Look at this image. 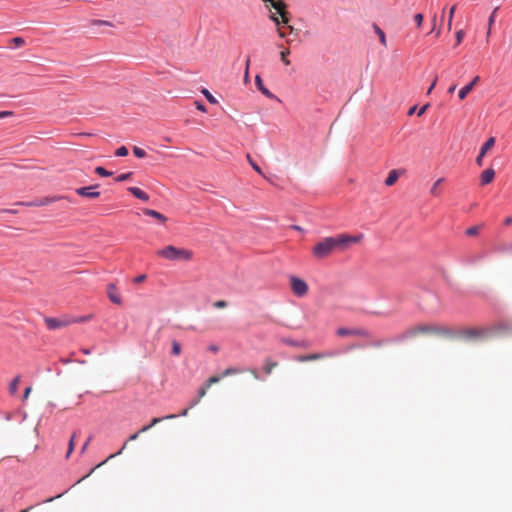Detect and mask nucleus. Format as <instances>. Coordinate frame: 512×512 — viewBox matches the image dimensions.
Listing matches in <instances>:
<instances>
[{"label":"nucleus","instance_id":"4468645a","mask_svg":"<svg viewBox=\"0 0 512 512\" xmlns=\"http://www.w3.org/2000/svg\"><path fill=\"white\" fill-rule=\"evenodd\" d=\"M495 177V171L493 168L484 170L480 175L481 185H487L493 181Z\"/></svg>","mask_w":512,"mask_h":512},{"label":"nucleus","instance_id":"423d86ee","mask_svg":"<svg viewBox=\"0 0 512 512\" xmlns=\"http://www.w3.org/2000/svg\"><path fill=\"white\" fill-rule=\"evenodd\" d=\"M336 334L339 337H347V336H360V337H368V332L364 329H350L345 327H340L336 330Z\"/></svg>","mask_w":512,"mask_h":512},{"label":"nucleus","instance_id":"e433bc0d","mask_svg":"<svg viewBox=\"0 0 512 512\" xmlns=\"http://www.w3.org/2000/svg\"><path fill=\"white\" fill-rule=\"evenodd\" d=\"M91 24L98 25V26H109V27L113 26V24L111 22L105 21V20H92Z\"/></svg>","mask_w":512,"mask_h":512},{"label":"nucleus","instance_id":"412c9836","mask_svg":"<svg viewBox=\"0 0 512 512\" xmlns=\"http://www.w3.org/2000/svg\"><path fill=\"white\" fill-rule=\"evenodd\" d=\"M495 145V138L490 137L486 140V142L482 145L480 151H482V155H485L490 149H492Z\"/></svg>","mask_w":512,"mask_h":512},{"label":"nucleus","instance_id":"37998d69","mask_svg":"<svg viewBox=\"0 0 512 512\" xmlns=\"http://www.w3.org/2000/svg\"><path fill=\"white\" fill-rule=\"evenodd\" d=\"M74 439H75V434L72 435V437H71V439L69 441L68 451H67L66 457H69L70 454L72 453L73 449H74Z\"/></svg>","mask_w":512,"mask_h":512},{"label":"nucleus","instance_id":"338daca9","mask_svg":"<svg viewBox=\"0 0 512 512\" xmlns=\"http://www.w3.org/2000/svg\"><path fill=\"white\" fill-rule=\"evenodd\" d=\"M89 475H90V473H89V474H87L86 476H83L80 480H78V482H77V483L81 482L83 479H86V477H88Z\"/></svg>","mask_w":512,"mask_h":512},{"label":"nucleus","instance_id":"aec40b11","mask_svg":"<svg viewBox=\"0 0 512 512\" xmlns=\"http://www.w3.org/2000/svg\"><path fill=\"white\" fill-rule=\"evenodd\" d=\"M208 389L209 388L204 384L198 390V397L189 404V408H193L194 406H196L200 402L201 398H203L206 395Z\"/></svg>","mask_w":512,"mask_h":512},{"label":"nucleus","instance_id":"39448f33","mask_svg":"<svg viewBox=\"0 0 512 512\" xmlns=\"http://www.w3.org/2000/svg\"><path fill=\"white\" fill-rule=\"evenodd\" d=\"M290 285L293 293L298 297L305 296L308 292L307 283L298 277L292 276L290 278Z\"/></svg>","mask_w":512,"mask_h":512},{"label":"nucleus","instance_id":"a878e982","mask_svg":"<svg viewBox=\"0 0 512 512\" xmlns=\"http://www.w3.org/2000/svg\"><path fill=\"white\" fill-rule=\"evenodd\" d=\"M499 7H496L493 12L491 13L489 19H488V31H487V37L490 35L491 33V27L495 21V15H496V12L498 11Z\"/></svg>","mask_w":512,"mask_h":512},{"label":"nucleus","instance_id":"680f3d73","mask_svg":"<svg viewBox=\"0 0 512 512\" xmlns=\"http://www.w3.org/2000/svg\"><path fill=\"white\" fill-rule=\"evenodd\" d=\"M456 89V84H453L452 86L449 87L448 89V93H453Z\"/></svg>","mask_w":512,"mask_h":512},{"label":"nucleus","instance_id":"5fc2aeb1","mask_svg":"<svg viewBox=\"0 0 512 512\" xmlns=\"http://www.w3.org/2000/svg\"><path fill=\"white\" fill-rule=\"evenodd\" d=\"M31 391H32V388H31V387H27V388L25 389V391H24V395H23V399H24V400H26V399L29 397V395H30Z\"/></svg>","mask_w":512,"mask_h":512},{"label":"nucleus","instance_id":"4d7b16f0","mask_svg":"<svg viewBox=\"0 0 512 512\" xmlns=\"http://www.w3.org/2000/svg\"><path fill=\"white\" fill-rule=\"evenodd\" d=\"M249 372L253 375L255 379L259 378V375L255 369H249Z\"/></svg>","mask_w":512,"mask_h":512},{"label":"nucleus","instance_id":"72a5a7b5","mask_svg":"<svg viewBox=\"0 0 512 512\" xmlns=\"http://www.w3.org/2000/svg\"><path fill=\"white\" fill-rule=\"evenodd\" d=\"M92 318H93L92 315H86V316H81L78 318L71 319L70 321H71V323L87 322V321H90Z\"/></svg>","mask_w":512,"mask_h":512},{"label":"nucleus","instance_id":"c85d7f7f","mask_svg":"<svg viewBox=\"0 0 512 512\" xmlns=\"http://www.w3.org/2000/svg\"><path fill=\"white\" fill-rule=\"evenodd\" d=\"M95 173L102 177H108L112 175V172L106 170L104 167L101 166L95 168Z\"/></svg>","mask_w":512,"mask_h":512},{"label":"nucleus","instance_id":"052dcab7","mask_svg":"<svg viewBox=\"0 0 512 512\" xmlns=\"http://www.w3.org/2000/svg\"><path fill=\"white\" fill-rule=\"evenodd\" d=\"M278 35L281 37V38H284L286 36L285 32L282 31L281 28H278Z\"/></svg>","mask_w":512,"mask_h":512},{"label":"nucleus","instance_id":"393cba45","mask_svg":"<svg viewBox=\"0 0 512 512\" xmlns=\"http://www.w3.org/2000/svg\"><path fill=\"white\" fill-rule=\"evenodd\" d=\"M20 383V376H16L9 385V392L14 395L18 391V386Z\"/></svg>","mask_w":512,"mask_h":512},{"label":"nucleus","instance_id":"1a4fd4ad","mask_svg":"<svg viewBox=\"0 0 512 512\" xmlns=\"http://www.w3.org/2000/svg\"><path fill=\"white\" fill-rule=\"evenodd\" d=\"M97 187H98V185L80 187V188L76 189V193L82 197H87V198H91V199L98 198L100 196V192L92 191L94 188H97Z\"/></svg>","mask_w":512,"mask_h":512},{"label":"nucleus","instance_id":"a19ab883","mask_svg":"<svg viewBox=\"0 0 512 512\" xmlns=\"http://www.w3.org/2000/svg\"><path fill=\"white\" fill-rule=\"evenodd\" d=\"M227 302L225 300H218L213 303V306L218 309H223L227 307Z\"/></svg>","mask_w":512,"mask_h":512},{"label":"nucleus","instance_id":"f257e3e1","mask_svg":"<svg viewBox=\"0 0 512 512\" xmlns=\"http://www.w3.org/2000/svg\"><path fill=\"white\" fill-rule=\"evenodd\" d=\"M363 238V234L349 235L346 233L325 237L314 245L312 254L317 259H325L335 251H346L351 245L360 243Z\"/></svg>","mask_w":512,"mask_h":512},{"label":"nucleus","instance_id":"3c124183","mask_svg":"<svg viewBox=\"0 0 512 512\" xmlns=\"http://www.w3.org/2000/svg\"><path fill=\"white\" fill-rule=\"evenodd\" d=\"M437 80H438V77L435 76L428 91H427V94H430L432 92V90L434 89V87L436 86V83H437Z\"/></svg>","mask_w":512,"mask_h":512},{"label":"nucleus","instance_id":"6e6552de","mask_svg":"<svg viewBox=\"0 0 512 512\" xmlns=\"http://www.w3.org/2000/svg\"><path fill=\"white\" fill-rule=\"evenodd\" d=\"M44 321H45L47 328L50 330H56V329L66 327L69 324H71L70 320L58 319V318H52V317H47V318H45Z\"/></svg>","mask_w":512,"mask_h":512},{"label":"nucleus","instance_id":"f03ea898","mask_svg":"<svg viewBox=\"0 0 512 512\" xmlns=\"http://www.w3.org/2000/svg\"><path fill=\"white\" fill-rule=\"evenodd\" d=\"M157 255L171 261H190L193 258L192 250L178 248L173 245H168L158 250Z\"/></svg>","mask_w":512,"mask_h":512},{"label":"nucleus","instance_id":"a18cd8bd","mask_svg":"<svg viewBox=\"0 0 512 512\" xmlns=\"http://www.w3.org/2000/svg\"><path fill=\"white\" fill-rule=\"evenodd\" d=\"M464 31L463 30H459L456 32V44H460L464 38Z\"/></svg>","mask_w":512,"mask_h":512},{"label":"nucleus","instance_id":"58836bf2","mask_svg":"<svg viewBox=\"0 0 512 512\" xmlns=\"http://www.w3.org/2000/svg\"><path fill=\"white\" fill-rule=\"evenodd\" d=\"M15 47H21L25 44V40L22 37H15L11 40Z\"/></svg>","mask_w":512,"mask_h":512},{"label":"nucleus","instance_id":"bf43d9fd","mask_svg":"<svg viewBox=\"0 0 512 512\" xmlns=\"http://www.w3.org/2000/svg\"><path fill=\"white\" fill-rule=\"evenodd\" d=\"M189 409H190V408H189V406H188L187 408L183 409V410L181 411V413L179 414V416H186V415L188 414V410H189Z\"/></svg>","mask_w":512,"mask_h":512},{"label":"nucleus","instance_id":"864d4df0","mask_svg":"<svg viewBox=\"0 0 512 512\" xmlns=\"http://www.w3.org/2000/svg\"><path fill=\"white\" fill-rule=\"evenodd\" d=\"M145 279H146V275L142 274V275L137 276V277L134 279V282H135V283H141V282H143Z\"/></svg>","mask_w":512,"mask_h":512},{"label":"nucleus","instance_id":"7ed1b4c3","mask_svg":"<svg viewBox=\"0 0 512 512\" xmlns=\"http://www.w3.org/2000/svg\"><path fill=\"white\" fill-rule=\"evenodd\" d=\"M419 334H437V335H447L449 334V330L445 327L435 326V325H426L420 324L407 329L403 335L404 338L415 337Z\"/></svg>","mask_w":512,"mask_h":512},{"label":"nucleus","instance_id":"ddd939ff","mask_svg":"<svg viewBox=\"0 0 512 512\" xmlns=\"http://www.w3.org/2000/svg\"><path fill=\"white\" fill-rule=\"evenodd\" d=\"M255 84L261 93L267 98L276 99L279 101V99L264 86L262 78L259 75L255 77Z\"/></svg>","mask_w":512,"mask_h":512},{"label":"nucleus","instance_id":"774afa93","mask_svg":"<svg viewBox=\"0 0 512 512\" xmlns=\"http://www.w3.org/2000/svg\"><path fill=\"white\" fill-rule=\"evenodd\" d=\"M289 32L292 33L294 31L293 26H288Z\"/></svg>","mask_w":512,"mask_h":512},{"label":"nucleus","instance_id":"de8ad7c7","mask_svg":"<svg viewBox=\"0 0 512 512\" xmlns=\"http://www.w3.org/2000/svg\"><path fill=\"white\" fill-rule=\"evenodd\" d=\"M429 106H430V104H429V103H427V104H425L424 106H422V107L418 110L417 115H418L419 117H420V116H422V115L427 111V109L429 108Z\"/></svg>","mask_w":512,"mask_h":512},{"label":"nucleus","instance_id":"cd10ccee","mask_svg":"<svg viewBox=\"0 0 512 512\" xmlns=\"http://www.w3.org/2000/svg\"><path fill=\"white\" fill-rule=\"evenodd\" d=\"M222 379L221 375L211 376L205 383V385L210 388L213 384L218 383Z\"/></svg>","mask_w":512,"mask_h":512},{"label":"nucleus","instance_id":"13d9d810","mask_svg":"<svg viewBox=\"0 0 512 512\" xmlns=\"http://www.w3.org/2000/svg\"><path fill=\"white\" fill-rule=\"evenodd\" d=\"M417 109V106H412L409 110H408V115L411 116L415 113Z\"/></svg>","mask_w":512,"mask_h":512},{"label":"nucleus","instance_id":"bb28decb","mask_svg":"<svg viewBox=\"0 0 512 512\" xmlns=\"http://www.w3.org/2000/svg\"><path fill=\"white\" fill-rule=\"evenodd\" d=\"M290 54V50L288 48L284 49L281 51L280 53V57H281V61L283 62L284 65L288 66L290 65V61L289 59L287 58V56Z\"/></svg>","mask_w":512,"mask_h":512},{"label":"nucleus","instance_id":"9d476101","mask_svg":"<svg viewBox=\"0 0 512 512\" xmlns=\"http://www.w3.org/2000/svg\"><path fill=\"white\" fill-rule=\"evenodd\" d=\"M107 295L111 302H113L117 305L122 304L121 296H120L115 284H113V283L108 284Z\"/></svg>","mask_w":512,"mask_h":512},{"label":"nucleus","instance_id":"0eeeda50","mask_svg":"<svg viewBox=\"0 0 512 512\" xmlns=\"http://www.w3.org/2000/svg\"><path fill=\"white\" fill-rule=\"evenodd\" d=\"M333 356H334L333 352L326 351V352H321V353H311V354H307V355H300L296 358V360L299 362H309V361L320 360V359L329 358V357H333Z\"/></svg>","mask_w":512,"mask_h":512},{"label":"nucleus","instance_id":"2eb2a0df","mask_svg":"<svg viewBox=\"0 0 512 512\" xmlns=\"http://www.w3.org/2000/svg\"><path fill=\"white\" fill-rule=\"evenodd\" d=\"M486 334L485 330L483 329H480V328H471V329H467L463 332V335L467 338H471V339H477V338H481L483 337L484 335Z\"/></svg>","mask_w":512,"mask_h":512},{"label":"nucleus","instance_id":"f704fd0d","mask_svg":"<svg viewBox=\"0 0 512 512\" xmlns=\"http://www.w3.org/2000/svg\"><path fill=\"white\" fill-rule=\"evenodd\" d=\"M180 353H181L180 344L176 340L172 341V354L178 356Z\"/></svg>","mask_w":512,"mask_h":512},{"label":"nucleus","instance_id":"6e6d98bb","mask_svg":"<svg viewBox=\"0 0 512 512\" xmlns=\"http://www.w3.org/2000/svg\"><path fill=\"white\" fill-rule=\"evenodd\" d=\"M90 441H91V436H90V437L87 439V441L83 444V446H82V448H81V453H83V452L87 449V447H88V445H89Z\"/></svg>","mask_w":512,"mask_h":512},{"label":"nucleus","instance_id":"5701e85b","mask_svg":"<svg viewBox=\"0 0 512 512\" xmlns=\"http://www.w3.org/2000/svg\"><path fill=\"white\" fill-rule=\"evenodd\" d=\"M242 372H243V370H241L239 368L229 367V368L225 369L221 373V377L224 378V377H228V376H231V375L239 374V373H242Z\"/></svg>","mask_w":512,"mask_h":512},{"label":"nucleus","instance_id":"4c0bfd02","mask_svg":"<svg viewBox=\"0 0 512 512\" xmlns=\"http://www.w3.org/2000/svg\"><path fill=\"white\" fill-rule=\"evenodd\" d=\"M479 227L478 226H472V227H469L467 230H466V235L468 236H475L479 233Z\"/></svg>","mask_w":512,"mask_h":512},{"label":"nucleus","instance_id":"dca6fc26","mask_svg":"<svg viewBox=\"0 0 512 512\" xmlns=\"http://www.w3.org/2000/svg\"><path fill=\"white\" fill-rule=\"evenodd\" d=\"M143 213L146 216L155 218L156 220H158L159 222H161L163 224L166 223V221H167V217L164 216L163 214H161L160 212L156 211V210L145 208L143 210Z\"/></svg>","mask_w":512,"mask_h":512},{"label":"nucleus","instance_id":"c9c22d12","mask_svg":"<svg viewBox=\"0 0 512 512\" xmlns=\"http://www.w3.org/2000/svg\"><path fill=\"white\" fill-rule=\"evenodd\" d=\"M115 155L118 156V157H124V156H127L128 155V149L125 147V146H121L119 147L116 151H115Z\"/></svg>","mask_w":512,"mask_h":512},{"label":"nucleus","instance_id":"c756f323","mask_svg":"<svg viewBox=\"0 0 512 512\" xmlns=\"http://www.w3.org/2000/svg\"><path fill=\"white\" fill-rule=\"evenodd\" d=\"M455 10H456V5H453L449 11V17H448V23H447L448 31H450L452 29V20H453Z\"/></svg>","mask_w":512,"mask_h":512},{"label":"nucleus","instance_id":"473e14b6","mask_svg":"<svg viewBox=\"0 0 512 512\" xmlns=\"http://www.w3.org/2000/svg\"><path fill=\"white\" fill-rule=\"evenodd\" d=\"M444 181L443 178H439L434 184L433 186L431 187V190H430V193L432 195H435L437 196L439 193H438V187L439 185Z\"/></svg>","mask_w":512,"mask_h":512},{"label":"nucleus","instance_id":"a211bd4d","mask_svg":"<svg viewBox=\"0 0 512 512\" xmlns=\"http://www.w3.org/2000/svg\"><path fill=\"white\" fill-rule=\"evenodd\" d=\"M399 175H400V172L398 170H396V169L391 170L388 173L387 178L385 179V185L386 186L394 185L397 182Z\"/></svg>","mask_w":512,"mask_h":512},{"label":"nucleus","instance_id":"7c9ffc66","mask_svg":"<svg viewBox=\"0 0 512 512\" xmlns=\"http://www.w3.org/2000/svg\"><path fill=\"white\" fill-rule=\"evenodd\" d=\"M133 153L134 155L137 157V158H145L146 157V152L144 149L140 148V147H137V146H134L133 147Z\"/></svg>","mask_w":512,"mask_h":512},{"label":"nucleus","instance_id":"8fccbe9b","mask_svg":"<svg viewBox=\"0 0 512 512\" xmlns=\"http://www.w3.org/2000/svg\"><path fill=\"white\" fill-rule=\"evenodd\" d=\"M12 115H13L12 111H1L0 112V119L6 118V117H10Z\"/></svg>","mask_w":512,"mask_h":512},{"label":"nucleus","instance_id":"0e129e2a","mask_svg":"<svg viewBox=\"0 0 512 512\" xmlns=\"http://www.w3.org/2000/svg\"><path fill=\"white\" fill-rule=\"evenodd\" d=\"M291 228L296 230V231H302V228L300 226H298V225H292Z\"/></svg>","mask_w":512,"mask_h":512},{"label":"nucleus","instance_id":"69168bd1","mask_svg":"<svg viewBox=\"0 0 512 512\" xmlns=\"http://www.w3.org/2000/svg\"><path fill=\"white\" fill-rule=\"evenodd\" d=\"M31 509H32V507H29V508H27V509H23V510H21L20 512H29Z\"/></svg>","mask_w":512,"mask_h":512},{"label":"nucleus","instance_id":"f3484780","mask_svg":"<svg viewBox=\"0 0 512 512\" xmlns=\"http://www.w3.org/2000/svg\"><path fill=\"white\" fill-rule=\"evenodd\" d=\"M128 191L136 198L142 201H148L149 195L138 187H129Z\"/></svg>","mask_w":512,"mask_h":512},{"label":"nucleus","instance_id":"6ab92c4d","mask_svg":"<svg viewBox=\"0 0 512 512\" xmlns=\"http://www.w3.org/2000/svg\"><path fill=\"white\" fill-rule=\"evenodd\" d=\"M277 366H278L277 361H273L272 359L267 358L264 361L263 371L266 375H270L272 373L273 369L276 368Z\"/></svg>","mask_w":512,"mask_h":512},{"label":"nucleus","instance_id":"603ef678","mask_svg":"<svg viewBox=\"0 0 512 512\" xmlns=\"http://www.w3.org/2000/svg\"><path fill=\"white\" fill-rule=\"evenodd\" d=\"M195 105H196V108H197L199 111H201V112H206V111H207V110H206V107H205L202 103H200V102L196 101V102H195Z\"/></svg>","mask_w":512,"mask_h":512},{"label":"nucleus","instance_id":"9b49d317","mask_svg":"<svg viewBox=\"0 0 512 512\" xmlns=\"http://www.w3.org/2000/svg\"><path fill=\"white\" fill-rule=\"evenodd\" d=\"M479 80H480V77L475 76L469 84L462 87L458 93L459 99L464 100L467 97V95L473 90L474 86L479 82Z\"/></svg>","mask_w":512,"mask_h":512},{"label":"nucleus","instance_id":"09e8293b","mask_svg":"<svg viewBox=\"0 0 512 512\" xmlns=\"http://www.w3.org/2000/svg\"><path fill=\"white\" fill-rule=\"evenodd\" d=\"M485 155H482V151H480L479 155L477 156L476 158V163L478 166H482L483 165V158H484Z\"/></svg>","mask_w":512,"mask_h":512},{"label":"nucleus","instance_id":"4be33fe9","mask_svg":"<svg viewBox=\"0 0 512 512\" xmlns=\"http://www.w3.org/2000/svg\"><path fill=\"white\" fill-rule=\"evenodd\" d=\"M374 31L378 35L381 44L384 47H386L387 41H386V36H385V33L383 32V30L378 25H374Z\"/></svg>","mask_w":512,"mask_h":512},{"label":"nucleus","instance_id":"49530a36","mask_svg":"<svg viewBox=\"0 0 512 512\" xmlns=\"http://www.w3.org/2000/svg\"><path fill=\"white\" fill-rule=\"evenodd\" d=\"M414 20H415L417 26L420 27L423 22V15L421 13L415 14Z\"/></svg>","mask_w":512,"mask_h":512},{"label":"nucleus","instance_id":"ea45409f","mask_svg":"<svg viewBox=\"0 0 512 512\" xmlns=\"http://www.w3.org/2000/svg\"><path fill=\"white\" fill-rule=\"evenodd\" d=\"M131 176H132V172L123 173V174H120L119 176H117L116 181L123 182V181L128 180Z\"/></svg>","mask_w":512,"mask_h":512},{"label":"nucleus","instance_id":"e2e57ef3","mask_svg":"<svg viewBox=\"0 0 512 512\" xmlns=\"http://www.w3.org/2000/svg\"><path fill=\"white\" fill-rule=\"evenodd\" d=\"M512 223V217H508L505 219V225H510Z\"/></svg>","mask_w":512,"mask_h":512},{"label":"nucleus","instance_id":"f8f14e48","mask_svg":"<svg viewBox=\"0 0 512 512\" xmlns=\"http://www.w3.org/2000/svg\"><path fill=\"white\" fill-rule=\"evenodd\" d=\"M177 417H178V415H176V414H169V415H166L164 417L153 418L149 425L143 426L140 429V432H146V431L150 430L153 426H155L156 424L162 422L163 420L175 419Z\"/></svg>","mask_w":512,"mask_h":512},{"label":"nucleus","instance_id":"2f4dec72","mask_svg":"<svg viewBox=\"0 0 512 512\" xmlns=\"http://www.w3.org/2000/svg\"><path fill=\"white\" fill-rule=\"evenodd\" d=\"M202 93L206 97L208 102H210L211 104H216L217 103L216 98L207 89H205V88L202 89Z\"/></svg>","mask_w":512,"mask_h":512},{"label":"nucleus","instance_id":"b1692460","mask_svg":"<svg viewBox=\"0 0 512 512\" xmlns=\"http://www.w3.org/2000/svg\"><path fill=\"white\" fill-rule=\"evenodd\" d=\"M140 433H141V432H140V430H139L138 432H136V433H134V434L130 435V436H129V438H128V440L123 444L122 448H121V449L116 453V455H120V454L123 452V450L126 448V446H127V442H128V441H134V440H136V439L139 437V434H140ZM114 456H115V454H112V455H110V456H109V458H113Z\"/></svg>","mask_w":512,"mask_h":512},{"label":"nucleus","instance_id":"79ce46f5","mask_svg":"<svg viewBox=\"0 0 512 512\" xmlns=\"http://www.w3.org/2000/svg\"><path fill=\"white\" fill-rule=\"evenodd\" d=\"M247 160L249 161V163L251 164V166L253 167V169L259 173V174H262V170L261 168L253 162L252 158L250 157V155H247Z\"/></svg>","mask_w":512,"mask_h":512},{"label":"nucleus","instance_id":"20e7f679","mask_svg":"<svg viewBox=\"0 0 512 512\" xmlns=\"http://www.w3.org/2000/svg\"><path fill=\"white\" fill-rule=\"evenodd\" d=\"M65 197L64 196H46V197H43L41 199H37V200H33V201H30V202H19L18 204L20 205H24V206H27V207H41V206H47V205H50L54 202H57V201H60L62 199H64Z\"/></svg>","mask_w":512,"mask_h":512},{"label":"nucleus","instance_id":"c03bdc74","mask_svg":"<svg viewBox=\"0 0 512 512\" xmlns=\"http://www.w3.org/2000/svg\"><path fill=\"white\" fill-rule=\"evenodd\" d=\"M249 66H250V57L246 59L245 72H244V81L247 82L249 79Z\"/></svg>","mask_w":512,"mask_h":512}]
</instances>
